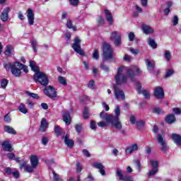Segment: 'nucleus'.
Listing matches in <instances>:
<instances>
[{
    "label": "nucleus",
    "instance_id": "5701e85b",
    "mask_svg": "<svg viewBox=\"0 0 181 181\" xmlns=\"http://www.w3.org/2000/svg\"><path fill=\"white\" fill-rule=\"evenodd\" d=\"M47 128H49V123H47V119H46V118H42L41 120L39 131H40V132H46Z\"/></svg>",
    "mask_w": 181,
    "mask_h": 181
},
{
    "label": "nucleus",
    "instance_id": "4be33fe9",
    "mask_svg": "<svg viewBox=\"0 0 181 181\" xmlns=\"http://www.w3.org/2000/svg\"><path fill=\"white\" fill-rule=\"evenodd\" d=\"M154 95L156 98H163L165 97V93L162 87H156L154 89Z\"/></svg>",
    "mask_w": 181,
    "mask_h": 181
},
{
    "label": "nucleus",
    "instance_id": "ea45409f",
    "mask_svg": "<svg viewBox=\"0 0 181 181\" xmlns=\"http://www.w3.org/2000/svg\"><path fill=\"white\" fill-rule=\"evenodd\" d=\"M148 44L149 46H151V47H152L153 49H156V47H158V44H156V42H155V40H152V38H148Z\"/></svg>",
    "mask_w": 181,
    "mask_h": 181
},
{
    "label": "nucleus",
    "instance_id": "6e6d98bb",
    "mask_svg": "<svg viewBox=\"0 0 181 181\" xmlns=\"http://www.w3.org/2000/svg\"><path fill=\"white\" fill-rule=\"evenodd\" d=\"M26 104L28 107V108H33L35 104L33 103V102H32V100L30 99H28L26 100Z\"/></svg>",
    "mask_w": 181,
    "mask_h": 181
},
{
    "label": "nucleus",
    "instance_id": "680f3d73",
    "mask_svg": "<svg viewBox=\"0 0 181 181\" xmlns=\"http://www.w3.org/2000/svg\"><path fill=\"white\" fill-rule=\"evenodd\" d=\"M90 127L91 129H94V130L96 129L97 126H96L95 121H94V120L90 121Z\"/></svg>",
    "mask_w": 181,
    "mask_h": 181
},
{
    "label": "nucleus",
    "instance_id": "37998d69",
    "mask_svg": "<svg viewBox=\"0 0 181 181\" xmlns=\"http://www.w3.org/2000/svg\"><path fill=\"white\" fill-rule=\"evenodd\" d=\"M9 81L6 78H4L0 81L1 87V88H6V86H8V83Z\"/></svg>",
    "mask_w": 181,
    "mask_h": 181
},
{
    "label": "nucleus",
    "instance_id": "f03ea898",
    "mask_svg": "<svg viewBox=\"0 0 181 181\" xmlns=\"http://www.w3.org/2000/svg\"><path fill=\"white\" fill-rule=\"evenodd\" d=\"M124 73V66H120L117 69V74L115 76L116 84H127L128 81V75L122 74Z\"/></svg>",
    "mask_w": 181,
    "mask_h": 181
},
{
    "label": "nucleus",
    "instance_id": "0eeeda50",
    "mask_svg": "<svg viewBox=\"0 0 181 181\" xmlns=\"http://www.w3.org/2000/svg\"><path fill=\"white\" fill-rule=\"evenodd\" d=\"M81 40L78 37H76L74 39V42L72 45V49L80 54L81 56H84V51L81 49Z\"/></svg>",
    "mask_w": 181,
    "mask_h": 181
},
{
    "label": "nucleus",
    "instance_id": "2f4dec72",
    "mask_svg": "<svg viewBox=\"0 0 181 181\" xmlns=\"http://www.w3.org/2000/svg\"><path fill=\"white\" fill-rule=\"evenodd\" d=\"M141 29L143 30V33H145L146 35H148L149 33H153V29L152 28H151L150 26L146 25L145 24L142 25Z\"/></svg>",
    "mask_w": 181,
    "mask_h": 181
},
{
    "label": "nucleus",
    "instance_id": "e433bc0d",
    "mask_svg": "<svg viewBox=\"0 0 181 181\" xmlns=\"http://www.w3.org/2000/svg\"><path fill=\"white\" fill-rule=\"evenodd\" d=\"M66 28H68V29H72V30H74V32L77 30V28H76V26H73V22H71V20L70 19L67 20Z\"/></svg>",
    "mask_w": 181,
    "mask_h": 181
},
{
    "label": "nucleus",
    "instance_id": "c85d7f7f",
    "mask_svg": "<svg viewBox=\"0 0 181 181\" xmlns=\"http://www.w3.org/2000/svg\"><path fill=\"white\" fill-rule=\"evenodd\" d=\"M62 139L64 140L65 145H66L68 148H73V146H74V141L72 139H69L67 135L63 136Z\"/></svg>",
    "mask_w": 181,
    "mask_h": 181
},
{
    "label": "nucleus",
    "instance_id": "a18cd8bd",
    "mask_svg": "<svg viewBox=\"0 0 181 181\" xmlns=\"http://www.w3.org/2000/svg\"><path fill=\"white\" fill-rule=\"evenodd\" d=\"M83 117L84 119H88L90 118V113L88 112V108L85 107L83 112Z\"/></svg>",
    "mask_w": 181,
    "mask_h": 181
},
{
    "label": "nucleus",
    "instance_id": "4c0bfd02",
    "mask_svg": "<svg viewBox=\"0 0 181 181\" xmlns=\"http://www.w3.org/2000/svg\"><path fill=\"white\" fill-rule=\"evenodd\" d=\"M18 110L20 111V112H22V114H28V109L23 103H21L19 105Z\"/></svg>",
    "mask_w": 181,
    "mask_h": 181
},
{
    "label": "nucleus",
    "instance_id": "58836bf2",
    "mask_svg": "<svg viewBox=\"0 0 181 181\" xmlns=\"http://www.w3.org/2000/svg\"><path fill=\"white\" fill-rule=\"evenodd\" d=\"M164 57L167 62H170V60L172 59V54H170V51L165 50L164 52Z\"/></svg>",
    "mask_w": 181,
    "mask_h": 181
},
{
    "label": "nucleus",
    "instance_id": "4d7b16f0",
    "mask_svg": "<svg viewBox=\"0 0 181 181\" xmlns=\"http://www.w3.org/2000/svg\"><path fill=\"white\" fill-rule=\"evenodd\" d=\"M93 58L95 59V60H98V59L100 58V54H98V49H95L93 54Z\"/></svg>",
    "mask_w": 181,
    "mask_h": 181
},
{
    "label": "nucleus",
    "instance_id": "7c9ffc66",
    "mask_svg": "<svg viewBox=\"0 0 181 181\" xmlns=\"http://www.w3.org/2000/svg\"><path fill=\"white\" fill-rule=\"evenodd\" d=\"M137 149H138V144H134L131 146L127 148L126 153L127 155H131V153H133Z\"/></svg>",
    "mask_w": 181,
    "mask_h": 181
},
{
    "label": "nucleus",
    "instance_id": "72a5a7b5",
    "mask_svg": "<svg viewBox=\"0 0 181 181\" xmlns=\"http://www.w3.org/2000/svg\"><path fill=\"white\" fill-rule=\"evenodd\" d=\"M12 52H13V47L12 45H6L4 54L6 56H12Z\"/></svg>",
    "mask_w": 181,
    "mask_h": 181
},
{
    "label": "nucleus",
    "instance_id": "13d9d810",
    "mask_svg": "<svg viewBox=\"0 0 181 181\" xmlns=\"http://www.w3.org/2000/svg\"><path fill=\"white\" fill-rule=\"evenodd\" d=\"M136 90H137V92L139 93V94H141V88H142V86H141V83H139V82H136Z\"/></svg>",
    "mask_w": 181,
    "mask_h": 181
},
{
    "label": "nucleus",
    "instance_id": "603ef678",
    "mask_svg": "<svg viewBox=\"0 0 181 181\" xmlns=\"http://www.w3.org/2000/svg\"><path fill=\"white\" fill-rule=\"evenodd\" d=\"M88 88H90V90H94L95 88V82H94V80H90L88 85Z\"/></svg>",
    "mask_w": 181,
    "mask_h": 181
},
{
    "label": "nucleus",
    "instance_id": "393cba45",
    "mask_svg": "<svg viewBox=\"0 0 181 181\" xmlns=\"http://www.w3.org/2000/svg\"><path fill=\"white\" fill-rule=\"evenodd\" d=\"M11 12V8L6 7L1 14V19L3 22H6L8 21V13Z\"/></svg>",
    "mask_w": 181,
    "mask_h": 181
},
{
    "label": "nucleus",
    "instance_id": "f3484780",
    "mask_svg": "<svg viewBox=\"0 0 181 181\" xmlns=\"http://www.w3.org/2000/svg\"><path fill=\"white\" fill-rule=\"evenodd\" d=\"M62 118L66 125H70L71 124V117L70 116V112H69V111L64 110L62 113Z\"/></svg>",
    "mask_w": 181,
    "mask_h": 181
},
{
    "label": "nucleus",
    "instance_id": "473e14b6",
    "mask_svg": "<svg viewBox=\"0 0 181 181\" xmlns=\"http://www.w3.org/2000/svg\"><path fill=\"white\" fill-rule=\"evenodd\" d=\"M172 138L176 145H181V136L179 134H173Z\"/></svg>",
    "mask_w": 181,
    "mask_h": 181
},
{
    "label": "nucleus",
    "instance_id": "864d4df0",
    "mask_svg": "<svg viewBox=\"0 0 181 181\" xmlns=\"http://www.w3.org/2000/svg\"><path fill=\"white\" fill-rule=\"evenodd\" d=\"M173 76V70L169 69L166 73L165 76V78H169V77H171Z\"/></svg>",
    "mask_w": 181,
    "mask_h": 181
},
{
    "label": "nucleus",
    "instance_id": "8fccbe9b",
    "mask_svg": "<svg viewBox=\"0 0 181 181\" xmlns=\"http://www.w3.org/2000/svg\"><path fill=\"white\" fill-rule=\"evenodd\" d=\"M136 125L139 129H141V128H144L145 122L144 120H139L136 122Z\"/></svg>",
    "mask_w": 181,
    "mask_h": 181
},
{
    "label": "nucleus",
    "instance_id": "f704fd0d",
    "mask_svg": "<svg viewBox=\"0 0 181 181\" xmlns=\"http://www.w3.org/2000/svg\"><path fill=\"white\" fill-rule=\"evenodd\" d=\"M64 132V130L60 127V126H55L54 127V134L56 136H60Z\"/></svg>",
    "mask_w": 181,
    "mask_h": 181
},
{
    "label": "nucleus",
    "instance_id": "338daca9",
    "mask_svg": "<svg viewBox=\"0 0 181 181\" xmlns=\"http://www.w3.org/2000/svg\"><path fill=\"white\" fill-rule=\"evenodd\" d=\"M75 129H76V132H78V134H80V132H81V129H82L81 124H76Z\"/></svg>",
    "mask_w": 181,
    "mask_h": 181
},
{
    "label": "nucleus",
    "instance_id": "c03bdc74",
    "mask_svg": "<svg viewBox=\"0 0 181 181\" xmlns=\"http://www.w3.org/2000/svg\"><path fill=\"white\" fill-rule=\"evenodd\" d=\"M97 23L98 26H103L105 23V21L101 16H98L97 18Z\"/></svg>",
    "mask_w": 181,
    "mask_h": 181
},
{
    "label": "nucleus",
    "instance_id": "a211bd4d",
    "mask_svg": "<svg viewBox=\"0 0 181 181\" xmlns=\"http://www.w3.org/2000/svg\"><path fill=\"white\" fill-rule=\"evenodd\" d=\"M92 166L95 168V169H98L102 176H105V170H104L105 167L103 163L95 162L92 164Z\"/></svg>",
    "mask_w": 181,
    "mask_h": 181
},
{
    "label": "nucleus",
    "instance_id": "5fc2aeb1",
    "mask_svg": "<svg viewBox=\"0 0 181 181\" xmlns=\"http://www.w3.org/2000/svg\"><path fill=\"white\" fill-rule=\"evenodd\" d=\"M173 112H174V114H175V115H180L181 109L179 107H174V108H173Z\"/></svg>",
    "mask_w": 181,
    "mask_h": 181
},
{
    "label": "nucleus",
    "instance_id": "f257e3e1",
    "mask_svg": "<svg viewBox=\"0 0 181 181\" xmlns=\"http://www.w3.org/2000/svg\"><path fill=\"white\" fill-rule=\"evenodd\" d=\"M30 67L33 71H35L34 80L36 83H40L42 86H47L49 84V78L44 72L39 71V66H36L35 61H30Z\"/></svg>",
    "mask_w": 181,
    "mask_h": 181
},
{
    "label": "nucleus",
    "instance_id": "a878e982",
    "mask_svg": "<svg viewBox=\"0 0 181 181\" xmlns=\"http://www.w3.org/2000/svg\"><path fill=\"white\" fill-rule=\"evenodd\" d=\"M4 67L6 70V71H9V70H11L12 74H13V70L17 69V67L15 66V62L13 64L5 63L4 64Z\"/></svg>",
    "mask_w": 181,
    "mask_h": 181
},
{
    "label": "nucleus",
    "instance_id": "bb28decb",
    "mask_svg": "<svg viewBox=\"0 0 181 181\" xmlns=\"http://www.w3.org/2000/svg\"><path fill=\"white\" fill-rule=\"evenodd\" d=\"M165 119L167 124H175L176 122V117L173 114L168 115Z\"/></svg>",
    "mask_w": 181,
    "mask_h": 181
},
{
    "label": "nucleus",
    "instance_id": "dca6fc26",
    "mask_svg": "<svg viewBox=\"0 0 181 181\" xmlns=\"http://www.w3.org/2000/svg\"><path fill=\"white\" fill-rule=\"evenodd\" d=\"M116 176H117V177H119V180L132 181V177H131V176L124 177V175L122 174V170H121V168L117 169Z\"/></svg>",
    "mask_w": 181,
    "mask_h": 181
},
{
    "label": "nucleus",
    "instance_id": "39448f33",
    "mask_svg": "<svg viewBox=\"0 0 181 181\" xmlns=\"http://www.w3.org/2000/svg\"><path fill=\"white\" fill-rule=\"evenodd\" d=\"M115 115L113 116V124H116L117 129H122V124H121V121H119V115H121L119 106H115Z\"/></svg>",
    "mask_w": 181,
    "mask_h": 181
},
{
    "label": "nucleus",
    "instance_id": "c756f323",
    "mask_svg": "<svg viewBox=\"0 0 181 181\" xmlns=\"http://www.w3.org/2000/svg\"><path fill=\"white\" fill-rule=\"evenodd\" d=\"M30 160L31 166H33L35 168H37L39 165V159L37 158V156H31Z\"/></svg>",
    "mask_w": 181,
    "mask_h": 181
},
{
    "label": "nucleus",
    "instance_id": "412c9836",
    "mask_svg": "<svg viewBox=\"0 0 181 181\" xmlns=\"http://www.w3.org/2000/svg\"><path fill=\"white\" fill-rule=\"evenodd\" d=\"M1 146L5 152H13V147H12V144H11L9 141H3L1 144Z\"/></svg>",
    "mask_w": 181,
    "mask_h": 181
},
{
    "label": "nucleus",
    "instance_id": "3c124183",
    "mask_svg": "<svg viewBox=\"0 0 181 181\" xmlns=\"http://www.w3.org/2000/svg\"><path fill=\"white\" fill-rule=\"evenodd\" d=\"M26 94L28 95L30 97H32V98H34L35 100H39V95H37L36 93H33L27 91Z\"/></svg>",
    "mask_w": 181,
    "mask_h": 181
},
{
    "label": "nucleus",
    "instance_id": "49530a36",
    "mask_svg": "<svg viewBox=\"0 0 181 181\" xmlns=\"http://www.w3.org/2000/svg\"><path fill=\"white\" fill-rule=\"evenodd\" d=\"M52 174H53V179L54 181H63V180L60 177V175L56 173L55 170L52 171Z\"/></svg>",
    "mask_w": 181,
    "mask_h": 181
},
{
    "label": "nucleus",
    "instance_id": "c9c22d12",
    "mask_svg": "<svg viewBox=\"0 0 181 181\" xmlns=\"http://www.w3.org/2000/svg\"><path fill=\"white\" fill-rule=\"evenodd\" d=\"M4 131H5V132H7L8 134H16V131H15V129L13 128H12V127H11V126H5Z\"/></svg>",
    "mask_w": 181,
    "mask_h": 181
},
{
    "label": "nucleus",
    "instance_id": "9b49d317",
    "mask_svg": "<svg viewBox=\"0 0 181 181\" xmlns=\"http://www.w3.org/2000/svg\"><path fill=\"white\" fill-rule=\"evenodd\" d=\"M157 142H158L161 146L160 151L164 153H166V150L168 148V144L163 140V137L160 134L157 135Z\"/></svg>",
    "mask_w": 181,
    "mask_h": 181
},
{
    "label": "nucleus",
    "instance_id": "ddd939ff",
    "mask_svg": "<svg viewBox=\"0 0 181 181\" xmlns=\"http://www.w3.org/2000/svg\"><path fill=\"white\" fill-rule=\"evenodd\" d=\"M114 88V94L115 96L116 100H119L121 98L122 100H125V93H124V91L115 86H113Z\"/></svg>",
    "mask_w": 181,
    "mask_h": 181
},
{
    "label": "nucleus",
    "instance_id": "de8ad7c7",
    "mask_svg": "<svg viewBox=\"0 0 181 181\" xmlns=\"http://www.w3.org/2000/svg\"><path fill=\"white\" fill-rule=\"evenodd\" d=\"M58 81L60 84H62V86H67V81L64 76H59Z\"/></svg>",
    "mask_w": 181,
    "mask_h": 181
},
{
    "label": "nucleus",
    "instance_id": "f8f14e48",
    "mask_svg": "<svg viewBox=\"0 0 181 181\" xmlns=\"http://www.w3.org/2000/svg\"><path fill=\"white\" fill-rule=\"evenodd\" d=\"M145 63L147 66V70L149 71V73H151V74H155V62L153 59H147L145 60Z\"/></svg>",
    "mask_w": 181,
    "mask_h": 181
},
{
    "label": "nucleus",
    "instance_id": "bf43d9fd",
    "mask_svg": "<svg viewBox=\"0 0 181 181\" xmlns=\"http://www.w3.org/2000/svg\"><path fill=\"white\" fill-rule=\"evenodd\" d=\"M69 2L72 6H77L78 5V0H69Z\"/></svg>",
    "mask_w": 181,
    "mask_h": 181
},
{
    "label": "nucleus",
    "instance_id": "20e7f679",
    "mask_svg": "<svg viewBox=\"0 0 181 181\" xmlns=\"http://www.w3.org/2000/svg\"><path fill=\"white\" fill-rule=\"evenodd\" d=\"M15 66L17 67V69H13V75L15 76V77H21V74H22L21 70H23L24 73H28L29 71L28 66L20 62H16Z\"/></svg>",
    "mask_w": 181,
    "mask_h": 181
},
{
    "label": "nucleus",
    "instance_id": "1a4fd4ad",
    "mask_svg": "<svg viewBox=\"0 0 181 181\" xmlns=\"http://www.w3.org/2000/svg\"><path fill=\"white\" fill-rule=\"evenodd\" d=\"M150 165L152 167V170L148 173V177H152L159 172V162L155 160H150Z\"/></svg>",
    "mask_w": 181,
    "mask_h": 181
},
{
    "label": "nucleus",
    "instance_id": "e2e57ef3",
    "mask_svg": "<svg viewBox=\"0 0 181 181\" xmlns=\"http://www.w3.org/2000/svg\"><path fill=\"white\" fill-rule=\"evenodd\" d=\"M134 39H135V34L133 32L129 33V40L130 42H134Z\"/></svg>",
    "mask_w": 181,
    "mask_h": 181
},
{
    "label": "nucleus",
    "instance_id": "79ce46f5",
    "mask_svg": "<svg viewBox=\"0 0 181 181\" xmlns=\"http://www.w3.org/2000/svg\"><path fill=\"white\" fill-rule=\"evenodd\" d=\"M168 8L164 10V15H169V13L170 12V8H172V2L168 1L167 2Z\"/></svg>",
    "mask_w": 181,
    "mask_h": 181
},
{
    "label": "nucleus",
    "instance_id": "69168bd1",
    "mask_svg": "<svg viewBox=\"0 0 181 181\" xmlns=\"http://www.w3.org/2000/svg\"><path fill=\"white\" fill-rule=\"evenodd\" d=\"M100 67H101L102 70H104V71H107V72L110 71V68L108 67V66H107L104 64H102L100 65Z\"/></svg>",
    "mask_w": 181,
    "mask_h": 181
},
{
    "label": "nucleus",
    "instance_id": "2eb2a0df",
    "mask_svg": "<svg viewBox=\"0 0 181 181\" xmlns=\"http://www.w3.org/2000/svg\"><path fill=\"white\" fill-rule=\"evenodd\" d=\"M135 71H137L138 74L141 73V70L138 68L127 69V76L129 77L131 81H135Z\"/></svg>",
    "mask_w": 181,
    "mask_h": 181
},
{
    "label": "nucleus",
    "instance_id": "b1692460",
    "mask_svg": "<svg viewBox=\"0 0 181 181\" xmlns=\"http://www.w3.org/2000/svg\"><path fill=\"white\" fill-rule=\"evenodd\" d=\"M4 171L6 173H7V175H13L15 179H19L21 177V173H19V171H12V169L9 167L5 168Z\"/></svg>",
    "mask_w": 181,
    "mask_h": 181
},
{
    "label": "nucleus",
    "instance_id": "09e8293b",
    "mask_svg": "<svg viewBox=\"0 0 181 181\" xmlns=\"http://www.w3.org/2000/svg\"><path fill=\"white\" fill-rule=\"evenodd\" d=\"M141 94L144 95L146 100H149L151 98V94H149V92H148L146 90H141Z\"/></svg>",
    "mask_w": 181,
    "mask_h": 181
},
{
    "label": "nucleus",
    "instance_id": "423d86ee",
    "mask_svg": "<svg viewBox=\"0 0 181 181\" xmlns=\"http://www.w3.org/2000/svg\"><path fill=\"white\" fill-rule=\"evenodd\" d=\"M44 94L49 98H51V100H54L56 97H57V91H56V89L52 86L45 87Z\"/></svg>",
    "mask_w": 181,
    "mask_h": 181
},
{
    "label": "nucleus",
    "instance_id": "774afa93",
    "mask_svg": "<svg viewBox=\"0 0 181 181\" xmlns=\"http://www.w3.org/2000/svg\"><path fill=\"white\" fill-rule=\"evenodd\" d=\"M134 163L136 164V166H137L138 168V171L141 172V161H139V160H136L134 161Z\"/></svg>",
    "mask_w": 181,
    "mask_h": 181
},
{
    "label": "nucleus",
    "instance_id": "cd10ccee",
    "mask_svg": "<svg viewBox=\"0 0 181 181\" xmlns=\"http://www.w3.org/2000/svg\"><path fill=\"white\" fill-rule=\"evenodd\" d=\"M105 15L106 16V20L109 23V25H112L114 22V18H112V14L110 12V10H105Z\"/></svg>",
    "mask_w": 181,
    "mask_h": 181
},
{
    "label": "nucleus",
    "instance_id": "aec40b11",
    "mask_svg": "<svg viewBox=\"0 0 181 181\" xmlns=\"http://www.w3.org/2000/svg\"><path fill=\"white\" fill-rule=\"evenodd\" d=\"M101 119H105L107 122H110L114 127L117 129V123H113L114 121V115H105V116H103V114L100 115Z\"/></svg>",
    "mask_w": 181,
    "mask_h": 181
},
{
    "label": "nucleus",
    "instance_id": "4468645a",
    "mask_svg": "<svg viewBox=\"0 0 181 181\" xmlns=\"http://www.w3.org/2000/svg\"><path fill=\"white\" fill-rule=\"evenodd\" d=\"M27 18L28 21V24L32 26L35 23V13L32 8H28L27 10Z\"/></svg>",
    "mask_w": 181,
    "mask_h": 181
},
{
    "label": "nucleus",
    "instance_id": "9d476101",
    "mask_svg": "<svg viewBox=\"0 0 181 181\" xmlns=\"http://www.w3.org/2000/svg\"><path fill=\"white\" fill-rule=\"evenodd\" d=\"M121 35L117 31H113L110 35V40L114 42L116 47H118L121 45Z\"/></svg>",
    "mask_w": 181,
    "mask_h": 181
},
{
    "label": "nucleus",
    "instance_id": "6e6552de",
    "mask_svg": "<svg viewBox=\"0 0 181 181\" xmlns=\"http://www.w3.org/2000/svg\"><path fill=\"white\" fill-rule=\"evenodd\" d=\"M21 162L22 163L19 164V169L21 170L23 169L24 172H26L27 173H33V171L35 169V167L28 164V161L25 160H22Z\"/></svg>",
    "mask_w": 181,
    "mask_h": 181
},
{
    "label": "nucleus",
    "instance_id": "052dcab7",
    "mask_svg": "<svg viewBox=\"0 0 181 181\" xmlns=\"http://www.w3.org/2000/svg\"><path fill=\"white\" fill-rule=\"evenodd\" d=\"M98 127H100L101 128H104L105 127H108V124L107 122H99L98 123Z\"/></svg>",
    "mask_w": 181,
    "mask_h": 181
},
{
    "label": "nucleus",
    "instance_id": "a19ab883",
    "mask_svg": "<svg viewBox=\"0 0 181 181\" xmlns=\"http://www.w3.org/2000/svg\"><path fill=\"white\" fill-rule=\"evenodd\" d=\"M30 43L35 53H37V41L36 40H31Z\"/></svg>",
    "mask_w": 181,
    "mask_h": 181
},
{
    "label": "nucleus",
    "instance_id": "7ed1b4c3",
    "mask_svg": "<svg viewBox=\"0 0 181 181\" xmlns=\"http://www.w3.org/2000/svg\"><path fill=\"white\" fill-rule=\"evenodd\" d=\"M103 62H108L112 60V48L110 44L105 43L103 45Z\"/></svg>",
    "mask_w": 181,
    "mask_h": 181
},
{
    "label": "nucleus",
    "instance_id": "0e129e2a",
    "mask_svg": "<svg viewBox=\"0 0 181 181\" xmlns=\"http://www.w3.org/2000/svg\"><path fill=\"white\" fill-rule=\"evenodd\" d=\"M173 23L174 26H176L179 23V18H177V16H175L173 19Z\"/></svg>",
    "mask_w": 181,
    "mask_h": 181
},
{
    "label": "nucleus",
    "instance_id": "6ab92c4d",
    "mask_svg": "<svg viewBox=\"0 0 181 181\" xmlns=\"http://www.w3.org/2000/svg\"><path fill=\"white\" fill-rule=\"evenodd\" d=\"M92 166L95 168V169H98L102 176H105V170H104L105 167L103 163L95 162L92 164Z\"/></svg>",
    "mask_w": 181,
    "mask_h": 181
}]
</instances>
